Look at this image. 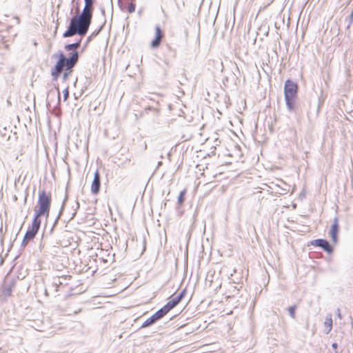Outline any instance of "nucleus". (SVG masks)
Here are the masks:
<instances>
[{"label": "nucleus", "instance_id": "f257e3e1", "mask_svg": "<svg viewBox=\"0 0 353 353\" xmlns=\"http://www.w3.org/2000/svg\"><path fill=\"white\" fill-rule=\"evenodd\" d=\"M93 10L92 5H85L80 14L72 16L67 30L63 34V37H71L76 34L84 37L92 23Z\"/></svg>", "mask_w": 353, "mask_h": 353}, {"label": "nucleus", "instance_id": "f03ea898", "mask_svg": "<svg viewBox=\"0 0 353 353\" xmlns=\"http://www.w3.org/2000/svg\"><path fill=\"white\" fill-rule=\"evenodd\" d=\"M65 51L69 52L68 57L62 50H59L57 53L52 55V58L57 59V68H59L63 65H68V67L76 65L79 59V52L78 50H74L71 43L64 46Z\"/></svg>", "mask_w": 353, "mask_h": 353}, {"label": "nucleus", "instance_id": "7ed1b4c3", "mask_svg": "<svg viewBox=\"0 0 353 353\" xmlns=\"http://www.w3.org/2000/svg\"><path fill=\"white\" fill-rule=\"evenodd\" d=\"M52 203V194L46 190H39L37 206L50 214Z\"/></svg>", "mask_w": 353, "mask_h": 353}, {"label": "nucleus", "instance_id": "20e7f679", "mask_svg": "<svg viewBox=\"0 0 353 353\" xmlns=\"http://www.w3.org/2000/svg\"><path fill=\"white\" fill-rule=\"evenodd\" d=\"M75 65H71V67H68V65H63L62 67L59 68H57V63H55V65H54V67L52 68L51 69V76L52 77V79L54 81H57V79H59V77H60L61 75V73L62 72H63V75H62V80L63 81H65L68 80L69 76L71 74L72 72V68L74 67Z\"/></svg>", "mask_w": 353, "mask_h": 353}, {"label": "nucleus", "instance_id": "39448f33", "mask_svg": "<svg viewBox=\"0 0 353 353\" xmlns=\"http://www.w3.org/2000/svg\"><path fill=\"white\" fill-rule=\"evenodd\" d=\"M298 84L290 79H288L284 84V98H298Z\"/></svg>", "mask_w": 353, "mask_h": 353}, {"label": "nucleus", "instance_id": "423d86ee", "mask_svg": "<svg viewBox=\"0 0 353 353\" xmlns=\"http://www.w3.org/2000/svg\"><path fill=\"white\" fill-rule=\"evenodd\" d=\"M313 245L314 247L321 248L323 251L329 254H331L334 252L333 247L330 245V242L325 239H317L311 241L308 245Z\"/></svg>", "mask_w": 353, "mask_h": 353}, {"label": "nucleus", "instance_id": "0eeeda50", "mask_svg": "<svg viewBox=\"0 0 353 353\" xmlns=\"http://www.w3.org/2000/svg\"><path fill=\"white\" fill-rule=\"evenodd\" d=\"M40 216H46L48 218L49 216V213L43 210V209L36 206L34 210V217L32 221L31 226L39 230L41 221L39 219Z\"/></svg>", "mask_w": 353, "mask_h": 353}, {"label": "nucleus", "instance_id": "6e6552de", "mask_svg": "<svg viewBox=\"0 0 353 353\" xmlns=\"http://www.w3.org/2000/svg\"><path fill=\"white\" fill-rule=\"evenodd\" d=\"M339 232V218L335 216L333 222L331 225L330 230L329 231V235L332 239L333 243L336 244L338 243V234Z\"/></svg>", "mask_w": 353, "mask_h": 353}, {"label": "nucleus", "instance_id": "1a4fd4ad", "mask_svg": "<svg viewBox=\"0 0 353 353\" xmlns=\"http://www.w3.org/2000/svg\"><path fill=\"white\" fill-rule=\"evenodd\" d=\"M38 232L39 229L33 228L32 226L28 227L21 242V248H24L28 244V243L32 241L36 236Z\"/></svg>", "mask_w": 353, "mask_h": 353}, {"label": "nucleus", "instance_id": "9d476101", "mask_svg": "<svg viewBox=\"0 0 353 353\" xmlns=\"http://www.w3.org/2000/svg\"><path fill=\"white\" fill-rule=\"evenodd\" d=\"M101 189V176L98 170L94 172V178L91 184V192L94 195H97Z\"/></svg>", "mask_w": 353, "mask_h": 353}, {"label": "nucleus", "instance_id": "9b49d317", "mask_svg": "<svg viewBox=\"0 0 353 353\" xmlns=\"http://www.w3.org/2000/svg\"><path fill=\"white\" fill-rule=\"evenodd\" d=\"M163 32L161 31V29L159 26H157L155 28V37L151 42L152 48L155 49L159 46L161 42Z\"/></svg>", "mask_w": 353, "mask_h": 353}, {"label": "nucleus", "instance_id": "f8f14e48", "mask_svg": "<svg viewBox=\"0 0 353 353\" xmlns=\"http://www.w3.org/2000/svg\"><path fill=\"white\" fill-rule=\"evenodd\" d=\"M298 98H285L287 109L289 112H296L297 110L296 100Z\"/></svg>", "mask_w": 353, "mask_h": 353}, {"label": "nucleus", "instance_id": "ddd939ff", "mask_svg": "<svg viewBox=\"0 0 353 353\" xmlns=\"http://www.w3.org/2000/svg\"><path fill=\"white\" fill-rule=\"evenodd\" d=\"M67 199H68V195L66 194L65 198H64V199H63V201L60 210L59 212V214L57 216V217H56V219H55V220H54V221L53 223V225H52V226L51 227V228L50 230V232H49L50 234H52V232H53V231L54 230L55 226L57 225V223H58V222H59V221L60 219V217H61V216L63 214V210H64V208H65Z\"/></svg>", "mask_w": 353, "mask_h": 353}, {"label": "nucleus", "instance_id": "4468645a", "mask_svg": "<svg viewBox=\"0 0 353 353\" xmlns=\"http://www.w3.org/2000/svg\"><path fill=\"white\" fill-rule=\"evenodd\" d=\"M186 293H187L186 288H184L176 296H172L170 297V299L172 301H174V303L177 305L182 301V299L185 297V296L186 295Z\"/></svg>", "mask_w": 353, "mask_h": 353}, {"label": "nucleus", "instance_id": "2eb2a0df", "mask_svg": "<svg viewBox=\"0 0 353 353\" xmlns=\"http://www.w3.org/2000/svg\"><path fill=\"white\" fill-rule=\"evenodd\" d=\"M105 23H106V20H105V19H104V22L103 23V24L97 30H94L89 37H88L85 44V47L86 46V45H88L92 41V38L97 37L100 33V32L103 28Z\"/></svg>", "mask_w": 353, "mask_h": 353}, {"label": "nucleus", "instance_id": "dca6fc26", "mask_svg": "<svg viewBox=\"0 0 353 353\" xmlns=\"http://www.w3.org/2000/svg\"><path fill=\"white\" fill-rule=\"evenodd\" d=\"M186 194V190L184 189L180 192L178 198H177V205L176 207V210H179V206L182 205L185 201Z\"/></svg>", "mask_w": 353, "mask_h": 353}, {"label": "nucleus", "instance_id": "f3484780", "mask_svg": "<svg viewBox=\"0 0 353 353\" xmlns=\"http://www.w3.org/2000/svg\"><path fill=\"white\" fill-rule=\"evenodd\" d=\"M14 286V281H12L8 284H6L3 288V294L6 296H10Z\"/></svg>", "mask_w": 353, "mask_h": 353}, {"label": "nucleus", "instance_id": "a211bd4d", "mask_svg": "<svg viewBox=\"0 0 353 353\" xmlns=\"http://www.w3.org/2000/svg\"><path fill=\"white\" fill-rule=\"evenodd\" d=\"M157 322V320L155 319L154 316L152 314L151 316H150L148 319H147L142 323V325H141L140 328H145V327H150V326L155 324Z\"/></svg>", "mask_w": 353, "mask_h": 353}, {"label": "nucleus", "instance_id": "6ab92c4d", "mask_svg": "<svg viewBox=\"0 0 353 353\" xmlns=\"http://www.w3.org/2000/svg\"><path fill=\"white\" fill-rule=\"evenodd\" d=\"M325 327L327 329L326 334H328L332 329V317H327L324 322Z\"/></svg>", "mask_w": 353, "mask_h": 353}, {"label": "nucleus", "instance_id": "aec40b11", "mask_svg": "<svg viewBox=\"0 0 353 353\" xmlns=\"http://www.w3.org/2000/svg\"><path fill=\"white\" fill-rule=\"evenodd\" d=\"M296 308H297V305H294L290 306L288 308V311L289 312V314H290V316L292 319H295V316H296L295 312H296Z\"/></svg>", "mask_w": 353, "mask_h": 353}, {"label": "nucleus", "instance_id": "412c9836", "mask_svg": "<svg viewBox=\"0 0 353 353\" xmlns=\"http://www.w3.org/2000/svg\"><path fill=\"white\" fill-rule=\"evenodd\" d=\"M136 4L134 1H129L127 6V10L129 13H132L135 11Z\"/></svg>", "mask_w": 353, "mask_h": 353}, {"label": "nucleus", "instance_id": "4be33fe9", "mask_svg": "<svg viewBox=\"0 0 353 353\" xmlns=\"http://www.w3.org/2000/svg\"><path fill=\"white\" fill-rule=\"evenodd\" d=\"M75 1L76 0H72V3L73 4V7L75 9V12L77 13H79V10H80V6H79V0H77V1Z\"/></svg>", "mask_w": 353, "mask_h": 353}, {"label": "nucleus", "instance_id": "5701e85b", "mask_svg": "<svg viewBox=\"0 0 353 353\" xmlns=\"http://www.w3.org/2000/svg\"><path fill=\"white\" fill-rule=\"evenodd\" d=\"M63 101H66L68 97H69V87H66L63 90Z\"/></svg>", "mask_w": 353, "mask_h": 353}, {"label": "nucleus", "instance_id": "b1692460", "mask_svg": "<svg viewBox=\"0 0 353 353\" xmlns=\"http://www.w3.org/2000/svg\"><path fill=\"white\" fill-rule=\"evenodd\" d=\"M79 206H80L79 203L77 201L76 203H75V206L72 207V208L74 209V212L72 213V215L70 219H72L76 216L77 211L79 208Z\"/></svg>", "mask_w": 353, "mask_h": 353}, {"label": "nucleus", "instance_id": "393cba45", "mask_svg": "<svg viewBox=\"0 0 353 353\" xmlns=\"http://www.w3.org/2000/svg\"><path fill=\"white\" fill-rule=\"evenodd\" d=\"M165 305L167 307L170 309V310H172L174 307L176 306V305L171 299H170Z\"/></svg>", "mask_w": 353, "mask_h": 353}, {"label": "nucleus", "instance_id": "a878e982", "mask_svg": "<svg viewBox=\"0 0 353 353\" xmlns=\"http://www.w3.org/2000/svg\"><path fill=\"white\" fill-rule=\"evenodd\" d=\"M353 23V8H352V10L349 16V23H348V25L347 26V29H349L352 25V23Z\"/></svg>", "mask_w": 353, "mask_h": 353}, {"label": "nucleus", "instance_id": "bb28decb", "mask_svg": "<svg viewBox=\"0 0 353 353\" xmlns=\"http://www.w3.org/2000/svg\"><path fill=\"white\" fill-rule=\"evenodd\" d=\"M157 314L159 315V316L162 319L163 316H165L166 314L160 308L157 311H156Z\"/></svg>", "mask_w": 353, "mask_h": 353}, {"label": "nucleus", "instance_id": "cd10ccee", "mask_svg": "<svg viewBox=\"0 0 353 353\" xmlns=\"http://www.w3.org/2000/svg\"><path fill=\"white\" fill-rule=\"evenodd\" d=\"M56 89L57 90V99H58V102H57V105H60L61 104V96H60V91H59V88H56Z\"/></svg>", "mask_w": 353, "mask_h": 353}, {"label": "nucleus", "instance_id": "c85d7f7f", "mask_svg": "<svg viewBox=\"0 0 353 353\" xmlns=\"http://www.w3.org/2000/svg\"><path fill=\"white\" fill-rule=\"evenodd\" d=\"M161 309L163 311V312L167 314L170 310L168 307H167L166 305L165 304Z\"/></svg>", "mask_w": 353, "mask_h": 353}, {"label": "nucleus", "instance_id": "c756f323", "mask_svg": "<svg viewBox=\"0 0 353 353\" xmlns=\"http://www.w3.org/2000/svg\"><path fill=\"white\" fill-rule=\"evenodd\" d=\"M62 285V283L59 281V283H54L52 284V286L53 287H55V291L56 292H58L59 291V286Z\"/></svg>", "mask_w": 353, "mask_h": 353}, {"label": "nucleus", "instance_id": "7c9ffc66", "mask_svg": "<svg viewBox=\"0 0 353 353\" xmlns=\"http://www.w3.org/2000/svg\"><path fill=\"white\" fill-rule=\"evenodd\" d=\"M85 5H92L94 4V0H84Z\"/></svg>", "mask_w": 353, "mask_h": 353}, {"label": "nucleus", "instance_id": "2f4dec72", "mask_svg": "<svg viewBox=\"0 0 353 353\" xmlns=\"http://www.w3.org/2000/svg\"><path fill=\"white\" fill-rule=\"evenodd\" d=\"M71 45L72 46V48L74 50H77V49L79 48V44H77L76 43H71Z\"/></svg>", "mask_w": 353, "mask_h": 353}, {"label": "nucleus", "instance_id": "473e14b6", "mask_svg": "<svg viewBox=\"0 0 353 353\" xmlns=\"http://www.w3.org/2000/svg\"><path fill=\"white\" fill-rule=\"evenodd\" d=\"M153 316H154L155 319L157 320V321H159L160 319H161V318L159 316V315L157 314V312H155L154 314H153Z\"/></svg>", "mask_w": 353, "mask_h": 353}, {"label": "nucleus", "instance_id": "72a5a7b5", "mask_svg": "<svg viewBox=\"0 0 353 353\" xmlns=\"http://www.w3.org/2000/svg\"><path fill=\"white\" fill-rule=\"evenodd\" d=\"M332 347L335 350L336 353H338L337 351H336V350L338 348V344L336 343H332Z\"/></svg>", "mask_w": 353, "mask_h": 353}, {"label": "nucleus", "instance_id": "f704fd0d", "mask_svg": "<svg viewBox=\"0 0 353 353\" xmlns=\"http://www.w3.org/2000/svg\"><path fill=\"white\" fill-rule=\"evenodd\" d=\"M101 12L102 14V15L103 16V17L105 18V10L103 8H101Z\"/></svg>", "mask_w": 353, "mask_h": 353}, {"label": "nucleus", "instance_id": "c9c22d12", "mask_svg": "<svg viewBox=\"0 0 353 353\" xmlns=\"http://www.w3.org/2000/svg\"><path fill=\"white\" fill-rule=\"evenodd\" d=\"M176 211H177V213H178V215H179V216H181V215H182V214H183V211H182V210H181V206H179V210H176Z\"/></svg>", "mask_w": 353, "mask_h": 353}, {"label": "nucleus", "instance_id": "e433bc0d", "mask_svg": "<svg viewBox=\"0 0 353 353\" xmlns=\"http://www.w3.org/2000/svg\"><path fill=\"white\" fill-rule=\"evenodd\" d=\"M337 316L339 318V319H341V312H340V310L338 309L337 310Z\"/></svg>", "mask_w": 353, "mask_h": 353}, {"label": "nucleus", "instance_id": "4c0bfd02", "mask_svg": "<svg viewBox=\"0 0 353 353\" xmlns=\"http://www.w3.org/2000/svg\"><path fill=\"white\" fill-rule=\"evenodd\" d=\"M81 38H82V37H81ZM81 39H79L78 41H77L75 43H77V44H79V46H80V45H81Z\"/></svg>", "mask_w": 353, "mask_h": 353}, {"label": "nucleus", "instance_id": "58836bf2", "mask_svg": "<svg viewBox=\"0 0 353 353\" xmlns=\"http://www.w3.org/2000/svg\"><path fill=\"white\" fill-rule=\"evenodd\" d=\"M28 196V194L26 193L25 198H24V203H26Z\"/></svg>", "mask_w": 353, "mask_h": 353}, {"label": "nucleus", "instance_id": "ea45409f", "mask_svg": "<svg viewBox=\"0 0 353 353\" xmlns=\"http://www.w3.org/2000/svg\"><path fill=\"white\" fill-rule=\"evenodd\" d=\"M161 164H162V162L161 161H159L158 162L157 168L159 167Z\"/></svg>", "mask_w": 353, "mask_h": 353}, {"label": "nucleus", "instance_id": "a19ab883", "mask_svg": "<svg viewBox=\"0 0 353 353\" xmlns=\"http://www.w3.org/2000/svg\"><path fill=\"white\" fill-rule=\"evenodd\" d=\"M45 294H46V296H48V295H49V294H48V290H45Z\"/></svg>", "mask_w": 353, "mask_h": 353}, {"label": "nucleus", "instance_id": "79ce46f5", "mask_svg": "<svg viewBox=\"0 0 353 353\" xmlns=\"http://www.w3.org/2000/svg\"><path fill=\"white\" fill-rule=\"evenodd\" d=\"M72 295V293H70L66 295V298H68L69 296H70Z\"/></svg>", "mask_w": 353, "mask_h": 353}, {"label": "nucleus", "instance_id": "37998d69", "mask_svg": "<svg viewBox=\"0 0 353 353\" xmlns=\"http://www.w3.org/2000/svg\"><path fill=\"white\" fill-rule=\"evenodd\" d=\"M72 13H73V8H72L70 10V14H72Z\"/></svg>", "mask_w": 353, "mask_h": 353}, {"label": "nucleus", "instance_id": "c03bdc74", "mask_svg": "<svg viewBox=\"0 0 353 353\" xmlns=\"http://www.w3.org/2000/svg\"><path fill=\"white\" fill-rule=\"evenodd\" d=\"M127 1H134L135 0H126Z\"/></svg>", "mask_w": 353, "mask_h": 353}, {"label": "nucleus", "instance_id": "a18cd8bd", "mask_svg": "<svg viewBox=\"0 0 353 353\" xmlns=\"http://www.w3.org/2000/svg\"><path fill=\"white\" fill-rule=\"evenodd\" d=\"M15 19L19 21V17H16Z\"/></svg>", "mask_w": 353, "mask_h": 353}]
</instances>
